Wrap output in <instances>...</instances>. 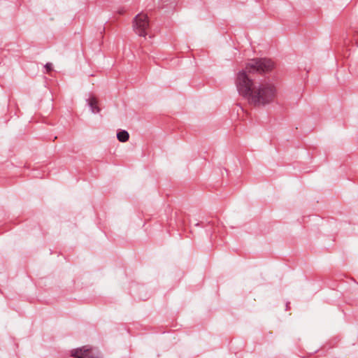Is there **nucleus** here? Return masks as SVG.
I'll return each mask as SVG.
<instances>
[{
    "label": "nucleus",
    "instance_id": "f257e3e1",
    "mask_svg": "<svg viewBox=\"0 0 358 358\" xmlns=\"http://www.w3.org/2000/svg\"><path fill=\"white\" fill-rule=\"evenodd\" d=\"M274 67L273 62L269 59H255L246 66L245 70L237 73L236 85L240 95L245 98L250 104L264 106L273 101L276 96L275 87L271 83L263 81L254 83L247 74L266 73Z\"/></svg>",
    "mask_w": 358,
    "mask_h": 358
},
{
    "label": "nucleus",
    "instance_id": "f03ea898",
    "mask_svg": "<svg viewBox=\"0 0 358 358\" xmlns=\"http://www.w3.org/2000/svg\"><path fill=\"white\" fill-rule=\"evenodd\" d=\"M133 29L139 36L145 37L150 29V20L146 13H141L133 20Z\"/></svg>",
    "mask_w": 358,
    "mask_h": 358
},
{
    "label": "nucleus",
    "instance_id": "7ed1b4c3",
    "mask_svg": "<svg viewBox=\"0 0 358 358\" xmlns=\"http://www.w3.org/2000/svg\"><path fill=\"white\" fill-rule=\"evenodd\" d=\"M71 355L76 358H100L101 357L98 351H94L92 348L87 346L73 350L71 352Z\"/></svg>",
    "mask_w": 358,
    "mask_h": 358
},
{
    "label": "nucleus",
    "instance_id": "20e7f679",
    "mask_svg": "<svg viewBox=\"0 0 358 358\" xmlns=\"http://www.w3.org/2000/svg\"><path fill=\"white\" fill-rule=\"evenodd\" d=\"M88 104L92 113H96L99 112V108L97 106V100L96 98L92 96L88 99Z\"/></svg>",
    "mask_w": 358,
    "mask_h": 358
},
{
    "label": "nucleus",
    "instance_id": "39448f33",
    "mask_svg": "<svg viewBox=\"0 0 358 358\" xmlns=\"http://www.w3.org/2000/svg\"><path fill=\"white\" fill-rule=\"evenodd\" d=\"M117 138L120 142H126L128 141L129 135L127 131L122 130L117 134Z\"/></svg>",
    "mask_w": 358,
    "mask_h": 358
},
{
    "label": "nucleus",
    "instance_id": "423d86ee",
    "mask_svg": "<svg viewBox=\"0 0 358 358\" xmlns=\"http://www.w3.org/2000/svg\"><path fill=\"white\" fill-rule=\"evenodd\" d=\"M52 65L51 63H47L45 65V68L47 71V72H49L52 70Z\"/></svg>",
    "mask_w": 358,
    "mask_h": 358
}]
</instances>
